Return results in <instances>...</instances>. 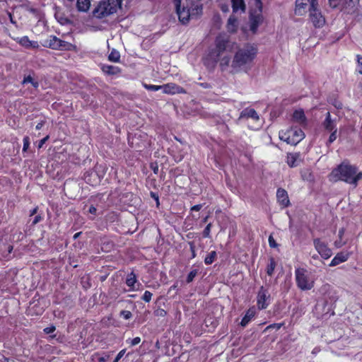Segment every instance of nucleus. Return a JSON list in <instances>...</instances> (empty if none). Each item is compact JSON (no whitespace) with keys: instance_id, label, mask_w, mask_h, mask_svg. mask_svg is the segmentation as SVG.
<instances>
[{"instance_id":"nucleus-1","label":"nucleus","mask_w":362,"mask_h":362,"mask_svg":"<svg viewBox=\"0 0 362 362\" xmlns=\"http://www.w3.org/2000/svg\"><path fill=\"white\" fill-rule=\"evenodd\" d=\"M257 54V49L254 45H247L240 48L234 55L232 67L236 71L247 72L251 69Z\"/></svg>"},{"instance_id":"nucleus-2","label":"nucleus","mask_w":362,"mask_h":362,"mask_svg":"<svg viewBox=\"0 0 362 362\" xmlns=\"http://www.w3.org/2000/svg\"><path fill=\"white\" fill-rule=\"evenodd\" d=\"M358 169L354 165L342 163L334 168L329 175V180L337 182L344 181L356 187V175Z\"/></svg>"},{"instance_id":"nucleus-3","label":"nucleus","mask_w":362,"mask_h":362,"mask_svg":"<svg viewBox=\"0 0 362 362\" xmlns=\"http://www.w3.org/2000/svg\"><path fill=\"white\" fill-rule=\"evenodd\" d=\"M310 4V18L315 27L320 28L325 25V20L321 12L317 8L318 0H296V13L302 14L306 6Z\"/></svg>"},{"instance_id":"nucleus-4","label":"nucleus","mask_w":362,"mask_h":362,"mask_svg":"<svg viewBox=\"0 0 362 362\" xmlns=\"http://www.w3.org/2000/svg\"><path fill=\"white\" fill-rule=\"evenodd\" d=\"M215 44V48L208 55L209 59L213 63H216L219 61L223 52L227 50L230 44L229 38L225 35H219L216 39Z\"/></svg>"},{"instance_id":"nucleus-5","label":"nucleus","mask_w":362,"mask_h":362,"mask_svg":"<svg viewBox=\"0 0 362 362\" xmlns=\"http://www.w3.org/2000/svg\"><path fill=\"white\" fill-rule=\"evenodd\" d=\"M117 11L115 0H102L93 10V16L97 18H103Z\"/></svg>"},{"instance_id":"nucleus-6","label":"nucleus","mask_w":362,"mask_h":362,"mask_svg":"<svg viewBox=\"0 0 362 362\" xmlns=\"http://www.w3.org/2000/svg\"><path fill=\"white\" fill-rule=\"evenodd\" d=\"M279 136L281 140L287 144L296 145L305 137V134L300 128L291 127L285 132L280 131Z\"/></svg>"},{"instance_id":"nucleus-7","label":"nucleus","mask_w":362,"mask_h":362,"mask_svg":"<svg viewBox=\"0 0 362 362\" xmlns=\"http://www.w3.org/2000/svg\"><path fill=\"white\" fill-rule=\"evenodd\" d=\"M295 276L296 284L300 290L308 291L314 286V281L310 279L305 269H296L295 270Z\"/></svg>"},{"instance_id":"nucleus-8","label":"nucleus","mask_w":362,"mask_h":362,"mask_svg":"<svg viewBox=\"0 0 362 362\" xmlns=\"http://www.w3.org/2000/svg\"><path fill=\"white\" fill-rule=\"evenodd\" d=\"M43 46L53 49L60 50H71L74 47L72 44L62 40L54 35L49 36L44 42Z\"/></svg>"},{"instance_id":"nucleus-9","label":"nucleus","mask_w":362,"mask_h":362,"mask_svg":"<svg viewBox=\"0 0 362 362\" xmlns=\"http://www.w3.org/2000/svg\"><path fill=\"white\" fill-rule=\"evenodd\" d=\"M313 245L318 254L325 259H329L332 255V250L327 244L320 238L313 240Z\"/></svg>"},{"instance_id":"nucleus-10","label":"nucleus","mask_w":362,"mask_h":362,"mask_svg":"<svg viewBox=\"0 0 362 362\" xmlns=\"http://www.w3.org/2000/svg\"><path fill=\"white\" fill-rule=\"evenodd\" d=\"M174 5L175 7L177 15L178 16L179 21L182 24H187L192 16V13L189 11V9L185 6H181V0H178L174 1Z\"/></svg>"},{"instance_id":"nucleus-11","label":"nucleus","mask_w":362,"mask_h":362,"mask_svg":"<svg viewBox=\"0 0 362 362\" xmlns=\"http://www.w3.org/2000/svg\"><path fill=\"white\" fill-rule=\"evenodd\" d=\"M269 296L263 287L260 288L257 294V306L259 309H265L268 306V299Z\"/></svg>"},{"instance_id":"nucleus-12","label":"nucleus","mask_w":362,"mask_h":362,"mask_svg":"<svg viewBox=\"0 0 362 362\" xmlns=\"http://www.w3.org/2000/svg\"><path fill=\"white\" fill-rule=\"evenodd\" d=\"M163 91L167 94L186 93V90L181 86L175 83H168L163 86Z\"/></svg>"},{"instance_id":"nucleus-13","label":"nucleus","mask_w":362,"mask_h":362,"mask_svg":"<svg viewBox=\"0 0 362 362\" xmlns=\"http://www.w3.org/2000/svg\"><path fill=\"white\" fill-rule=\"evenodd\" d=\"M103 175L104 173H103L101 175H99L98 173L95 171L87 172L84 175V180L90 185H96L100 182Z\"/></svg>"},{"instance_id":"nucleus-14","label":"nucleus","mask_w":362,"mask_h":362,"mask_svg":"<svg viewBox=\"0 0 362 362\" xmlns=\"http://www.w3.org/2000/svg\"><path fill=\"white\" fill-rule=\"evenodd\" d=\"M301 162L300 153H288L286 156V163L291 168H295L300 165Z\"/></svg>"},{"instance_id":"nucleus-15","label":"nucleus","mask_w":362,"mask_h":362,"mask_svg":"<svg viewBox=\"0 0 362 362\" xmlns=\"http://www.w3.org/2000/svg\"><path fill=\"white\" fill-rule=\"evenodd\" d=\"M263 21L262 16L260 13L251 14L250 17V27L253 33H255L259 25Z\"/></svg>"},{"instance_id":"nucleus-16","label":"nucleus","mask_w":362,"mask_h":362,"mask_svg":"<svg viewBox=\"0 0 362 362\" xmlns=\"http://www.w3.org/2000/svg\"><path fill=\"white\" fill-rule=\"evenodd\" d=\"M276 198L278 202L283 207H286L289 205L288 193L285 189L282 188H279L276 192Z\"/></svg>"},{"instance_id":"nucleus-17","label":"nucleus","mask_w":362,"mask_h":362,"mask_svg":"<svg viewBox=\"0 0 362 362\" xmlns=\"http://www.w3.org/2000/svg\"><path fill=\"white\" fill-rule=\"evenodd\" d=\"M350 256L349 252H341L337 253L329 263V267H335L346 262Z\"/></svg>"},{"instance_id":"nucleus-18","label":"nucleus","mask_w":362,"mask_h":362,"mask_svg":"<svg viewBox=\"0 0 362 362\" xmlns=\"http://www.w3.org/2000/svg\"><path fill=\"white\" fill-rule=\"evenodd\" d=\"M251 118L255 121L259 120V115L257 112L252 108H245L244 109L240 115L239 119H249Z\"/></svg>"},{"instance_id":"nucleus-19","label":"nucleus","mask_w":362,"mask_h":362,"mask_svg":"<svg viewBox=\"0 0 362 362\" xmlns=\"http://www.w3.org/2000/svg\"><path fill=\"white\" fill-rule=\"evenodd\" d=\"M323 127L327 131H332L337 129L335 119H332L329 112H327L325 120L322 122Z\"/></svg>"},{"instance_id":"nucleus-20","label":"nucleus","mask_w":362,"mask_h":362,"mask_svg":"<svg viewBox=\"0 0 362 362\" xmlns=\"http://www.w3.org/2000/svg\"><path fill=\"white\" fill-rule=\"evenodd\" d=\"M293 120L300 126H305L306 124V117L303 110H296L293 114Z\"/></svg>"},{"instance_id":"nucleus-21","label":"nucleus","mask_w":362,"mask_h":362,"mask_svg":"<svg viewBox=\"0 0 362 362\" xmlns=\"http://www.w3.org/2000/svg\"><path fill=\"white\" fill-rule=\"evenodd\" d=\"M18 42L25 48H37L39 47L37 41H31L28 36L18 38Z\"/></svg>"},{"instance_id":"nucleus-22","label":"nucleus","mask_w":362,"mask_h":362,"mask_svg":"<svg viewBox=\"0 0 362 362\" xmlns=\"http://www.w3.org/2000/svg\"><path fill=\"white\" fill-rule=\"evenodd\" d=\"M101 69L104 74L111 76L117 75L121 71V69L118 66L107 64H103Z\"/></svg>"},{"instance_id":"nucleus-23","label":"nucleus","mask_w":362,"mask_h":362,"mask_svg":"<svg viewBox=\"0 0 362 362\" xmlns=\"http://www.w3.org/2000/svg\"><path fill=\"white\" fill-rule=\"evenodd\" d=\"M231 2L233 13L238 11L244 13L245 11L246 6L244 0H231Z\"/></svg>"},{"instance_id":"nucleus-24","label":"nucleus","mask_w":362,"mask_h":362,"mask_svg":"<svg viewBox=\"0 0 362 362\" xmlns=\"http://www.w3.org/2000/svg\"><path fill=\"white\" fill-rule=\"evenodd\" d=\"M359 0H344L343 1V8L347 13H352L355 11L356 5Z\"/></svg>"},{"instance_id":"nucleus-25","label":"nucleus","mask_w":362,"mask_h":362,"mask_svg":"<svg viewBox=\"0 0 362 362\" xmlns=\"http://www.w3.org/2000/svg\"><path fill=\"white\" fill-rule=\"evenodd\" d=\"M255 315V310L253 308H250L246 312L245 316L243 317L240 325L243 327H245L250 322V320L254 317Z\"/></svg>"},{"instance_id":"nucleus-26","label":"nucleus","mask_w":362,"mask_h":362,"mask_svg":"<svg viewBox=\"0 0 362 362\" xmlns=\"http://www.w3.org/2000/svg\"><path fill=\"white\" fill-rule=\"evenodd\" d=\"M227 30L230 33H235L238 29V20L234 16H230L227 23Z\"/></svg>"},{"instance_id":"nucleus-27","label":"nucleus","mask_w":362,"mask_h":362,"mask_svg":"<svg viewBox=\"0 0 362 362\" xmlns=\"http://www.w3.org/2000/svg\"><path fill=\"white\" fill-rule=\"evenodd\" d=\"M90 6V0H77L76 7L79 11L86 12Z\"/></svg>"},{"instance_id":"nucleus-28","label":"nucleus","mask_w":362,"mask_h":362,"mask_svg":"<svg viewBox=\"0 0 362 362\" xmlns=\"http://www.w3.org/2000/svg\"><path fill=\"white\" fill-rule=\"evenodd\" d=\"M276 262L274 258L270 257L269 259V263L267 266V269H266L267 274L269 276H271L273 275L274 269L276 268Z\"/></svg>"},{"instance_id":"nucleus-29","label":"nucleus","mask_w":362,"mask_h":362,"mask_svg":"<svg viewBox=\"0 0 362 362\" xmlns=\"http://www.w3.org/2000/svg\"><path fill=\"white\" fill-rule=\"evenodd\" d=\"M136 283V276L134 272H131L127 275L126 284L132 290L134 289V285Z\"/></svg>"},{"instance_id":"nucleus-30","label":"nucleus","mask_w":362,"mask_h":362,"mask_svg":"<svg viewBox=\"0 0 362 362\" xmlns=\"http://www.w3.org/2000/svg\"><path fill=\"white\" fill-rule=\"evenodd\" d=\"M217 257V253L216 251L210 252L206 257L204 258V263L206 265L211 264Z\"/></svg>"},{"instance_id":"nucleus-31","label":"nucleus","mask_w":362,"mask_h":362,"mask_svg":"<svg viewBox=\"0 0 362 362\" xmlns=\"http://www.w3.org/2000/svg\"><path fill=\"white\" fill-rule=\"evenodd\" d=\"M110 61L113 62H118L120 59V54L116 49H112L108 56Z\"/></svg>"},{"instance_id":"nucleus-32","label":"nucleus","mask_w":362,"mask_h":362,"mask_svg":"<svg viewBox=\"0 0 362 362\" xmlns=\"http://www.w3.org/2000/svg\"><path fill=\"white\" fill-rule=\"evenodd\" d=\"M31 83L32 86L35 88H37L39 87V83L38 81L34 80L31 76H25L23 80V82L22 83L23 84H25V83Z\"/></svg>"},{"instance_id":"nucleus-33","label":"nucleus","mask_w":362,"mask_h":362,"mask_svg":"<svg viewBox=\"0 0 362 362\" xmlns=\"http://www.w3.org/2000/svg\"><path fill=\"white\" fill-rule=\"evenodd\" d=\"M343 1L344 0H329V6L332 8H337L340 6L341 10H344L343 8Z\"/></svg>"},{"instance_id":"nucleus-34","label":"nucleus","mask_w":362,"mask_h":362,"mask_svg":"<svg viewBox=\"0 0 362 362\" xmlns=\"http://www.w3.org/2000/svg\"><path fill=\"white\" fill-rule=\"evenodd\" d=\"M198 274V270L197 269H193L187 275V283H190L192 282L194 277L197 275Z\"/></svg>"},{"instance_id":"nucleus-35","label":"nucleus","mask_w":362,"mask_h":362,"mask_svg":"<svg viewBox=\"0 0 362 362\" xmlns=\"http://www.w3.org/2000/svg\"><path fill=\"white\" fill-rule=\"evenodd\" d=\"M152 296H153V294L151 292H150L148 291H146L144 292L143 296L141 297V299L143 300H144L145 302L148 303L151 301Z\"/></svg>"},{"instance_id":"nucleus-36","label":"nucleus","mask_w":362,"mask_h":362,"mask_svg":"<svg viewBox=\"0 0 362 362\" xmlns=\"http://www.w3.org/2000/svg\"><path fill=\"white\" fill-rule=\"evenodd\" d=\"M145 88L147 90H152V91H157L160 89H163V86H156V85H145Z\"/></svg>"},{"instance_id":"nucleus-37","label":"nucleus","mask_w":362,"mask_h":362,"mask_svg":"<svg viewBox=\"0 0 362 362\" xmlns=\"http://www.w3.org/2000/svg\"><path fill=\"white\" fill-rule=\"evenodd\" d=\"M119 315L125 320H129L132 317V313L129 310H122Z\"/></svg>"},{"instance_id":"nucleus-38","label":"nucleus","mask_w":362,"mask_h":362,"mask_svg":"<svg viewBox=\"0 0 362 362\" xmlns=\"http://www.w3.org/2000/svg\"><path fill=\"white\" fill-rule=\"evenodd\" d=\"M332 133L329 137V139H328V141H327V144H332V142H334L336 139H337V129H336L335 130H332L331 131Z\"/></svg>"},{"instance_id":"nucleus-39","label":"nucleus","mask_w":362,"mask_h":362,"mask_svg":"<svg viewBox=\"0 0 362 362\" xmlns=\"http://www.w3.org/2000/svg\"><path fill=\"white\" fill-rule=\"evenodd\" d=\"M23 151L25 152L29 148L30 146V139L28 136H25L23 138Z\"/></svg>"},{"instance_id":"nucleus-40","label":"nucleus","mask_w":362,"mask_h":362,"mask_svg":"<svg viewBox=\"0 0 362 362\" xmlns=\"http://www.w3.org/2000/svg\"><path fill=\"white\" fill-rule=\"evenodd\" d=\"M211 223H209L203 231V237L204 238H210Z\"/></svg>"},{"instance_id":"nucleus-41","label":"nucleus","mask_w":362,"mask_h":362,"mask_svg":"<svg viewBox=\"0 0 362 362\" xmlns=\"http://www.w3.org/2000/svg\"><path fill=\"white\" fill-rule=\"evenodd\" d=\"M219 60L221 66H228L230 58L228 56H224L222 58L220 57Z\"/></svg>"},{"instance_id":"nucleus-42","label":"nucleus","mask_w":362,"mask_h":362,"mask_svg":"<svg viewBox=\"0 0 362 362\" xmlns=\"http://www.w3.org/2000/svg\"><path fill=\"white\" fill-rule=\"evenodd\" d=\"M357 62H358V66L356 69V71L362 74V57H361L359 55L357 56Z\"/></svg>"},{"instance_id":"nucleus-43","label":"nucleus","mask_w":362,"mask_h":362,"mask_svg":"<svg viewBox=\"0 0 362 362\" xmlns=\"http://www.w3.org/2000/svg\"><path fill=\"white\" fill-rule=\"evenodd\" d=\"M345 244H346V241H344L342 239H339V238L338 240H337L334 243V246L337 248H340L342 246H344Z\"/></svg>"},{"instance_id":"nucleus-44","label":"nucleus","mask_w":362,"mask_h":362,"mask_svg":"<svg viewBox=\"0 0 362 362\" xmlns=\"http://www.w3.org/2000/svg\"><path fill=\"white\" fill-rule=\"evenodd\" d=\"M268 241L269 245L271 247H276L278 246V244L276 243L272 235H269Z\"/></svg>"},{"instance_id":"nucleus-45","label":"nucleus","mask_w":362,"mask_h":362,"mask_svg":"<svg viewBox=\"0 0 362 362\" xmlns=\"http://www.w3.org/2000/svg\"><path fill=\"white\" fill-rule=\"evenodd\" d=\"M125 354V349H122L121 350L118 354L117 355L116 358H115L114 361L113 362H118L120 358L124 356V354Z\"/></svg>"},{"instance_id":"nucleus-46","label":"nucleus","mask_w":362,"mask_h":362,"mask_svg":"<svg viewBox=\"0 0 362 362\" xmlns=\"http://www.w3.org/2000/svg\"><path fill=\"white\" fill-rule=\"evenodd\" d=\"M141 341V338L139 337H136L132 339H131V342H130V344L132 346H136L138 344H139Z\"/></svg>"},{"instance_id":"nucleus-47","label":"nucleus","mask_w":362,"mask_h":362,"mask_svg":"<svg viewBox=\"0 0 362 362\" xmlns=\"http://www.w3.org/2000/svg\"><path fill=\"white\" fill-rule=\"evenodd\" d=\"M55 329H56V328L54 326H51V327L45 328L44 332L46 334H51V333L54 332Z\"/></svg>"},{"instance_id":"nucleus-48","label":"nucleus","mask_w":362,"mask_h":362,"mask_svg":"<svg viewBox=\"0 0 362 362\" xmlns=\"http://www.w3.org/2000/svg\"><path fill=\"white\" fill-rule=\"evenodd\" d=\"M88 212L94 216L96 215L97 209L94 206H90L88 210Z\"/></svg>"},{"instance_id":"nucleus-49","label":"nucleus","mask_w":362,"mask_h":362,"mask_svg":"<svg viewBox=\"0 0 362 362\" xmlns=\"http://www.w3.org/2000/svg\"><path fill=\"white\" fill-rule=\"evenodd\" d=\"M332 105L337 108V109H341L342 108V103L339 101L335 100Z\"/></svg>"},{"instance_id":"nucleus-50","label":"nucleus","mask_w":362,"mask_h":362,"mask_svg":"<svg viewBox=\"0 0 362 362\" xmlns=\"http://www.w3.org/2000/svg\"><path fill=\"white\" fill-rule=\"evenodd\" d=\"M48 138H49V136H47L45 138H43L42 139H41L39 142L38 148H41L44 145V144L47 141Z\"/></svg>"},{"instance_id":"nucleus-51","label":"nucleus","mask_w":362,"mask_h":362,"mask_svg":"<svg viewBox=\"0 0 362 362\" xmlns=\"http://www.w3.org/2000/svg\"><path fill=\"white\" fill-rule=\"evenodd\" d=\"M44 124H45V121L42 120L37 124V125L35 126V129L37 130H40L42 129V127L44 126Z\"/></svg>"},{"instance_id":"nucleus-52","label":"nucleus","mask_w":362,"mask_h":362,"mask_svg":"<svg viewBox=\"0 0 362 362\" xmlns=\"http://www.w3.org/2000/svg\"><path fill=\"white\" fill-rule=\"evenodd\" d=\"M345 229L344 228H341L339 229L338 233V237L339 239H342L343 235H344Z\"/></svg>"},{"instance_id":"nucleus-53","label":"nucleus","mask_w":362,"mask_h":362,"mask_svg":"<svg viewBox=\"0 0 362 362\" xmlns=\"http://www.w3.org/2000/svg\"><path fill=\"white\" fill-rule=\"evenodd\" d=\"M202 206L201 204H197V205L193 206L191 208V210L192 211H199L202 209Z\"/></svg>"},{"instance_id":"nucleus-54","label":"nucleus","mask_w":362,"mask_h":362,"mask_svg":"<svg viewBox=\"0 0 362 362\" xmlns=\"http://www.w3.org/2000/svg\"><path fill=\"white\" fill-rule=\"evenodd\" d=\"M42 219V217L40 216H36L35 218H34V220L33 221V224H37V223H39Z\"/></svg>"},{"instance_id":"nucleus-55","label":"nucleus","mask_w":362,"mask_h":362,"mask_svg":"<svg viewBox=\"0 0 362 362\" xmlns=\"http://www.w3.org/2000/svg\"><path fill=\"white\" fill-rule=\"evenodd\" d=\"M361 179H362V171L358 173H356V185H358V181Z\"/></svg>"},{"instance_id":"nucleus-56","label":"nucleus","mask_w":362,"mask_h":362,"mask_svg":"<svg viewBox=\"0 0 362 362\" xmlns=\"http://www.w3.org/2000/svg\"><path fill=\"white\" fill-rule=\"evenodd\" d=\"M0 361L8 362V358H6L4 355L0 354Z\"/></svg>"},{"instance_id":"nucleus-57","label":"nucleus","mask_w":362,"mask_h":362,"mask_svg":"<svg viewBox=\"0 0 362 362\" xmlns=\"http://www.w3.org/2000/svg\"><path fill=\"white\" fill-rule=\"evenodd\" d=\"M165 314H166V312L164 310H163V309H160V310H158V315H160L161 316H164Z\"/></svg>"},{"instance_id":"nucleus-58","label":"nucleus","mask_w":362,"mask_h":362,"mask_svg":"<svg viewBox=\"0 0 362 362\" xmlns=\"http://www.w3.org/2000/svg\"><path fill=\"white\" fill-rule=\"evenodd\" d=\"M98 362H106L107 361V358L104 356L99 357L98 358Z\"/></svg>"},{"instance_id":"nucleus-59","label":"nucleus","mask_w":362,"mask_h":362,"mask_svg":"<svg viewBox=\"0 0 362 362\" xmlns=\"http://www.w3.org/2000/svg\"><path fill=\"white\" fill-rule=\"evenodd\" d=\"M81 233V232L75 233V234L74 235V237H73V238H74V240L77 239V238L80 236Z\"/></svg>"},{"instance_id":"nucleus-60","label":"nucleus","mask_w":362,"mask_h":362,"mask_svg":"<svg viewBox=\"0 0 362 362\" xmlns=\"http://www.w3.org/2000/svg\"><path fill=\"white\" fill-rule=\"evenodd\" d=\"M37 208H35V209H33L31 211V212H30V216H33V215H34L35 214H36V213H37Z\"/></svg>"},{"instance_id":"nucleus-61","label":"nucleus","mask_w":362,"mask_h":362,"mask_svg":"<svg viewBox=\"0 0 362 362\" xmlns=\"http://www.w3.org/2000/svg\"><path fill=\"white\" fill-rule=\"evenodd\" d=\"M221 9H222V11H225V12H226V11H227L228 10V6H221Z\"/></svg>"},{"instance_id":"nucleus-62","label":"nucleus","mask_w":362,"mask_h":362,"mask_svg":"<svg viewBox=\"0 0 362 362\" xmlns=\"http://www.w3.org/2000/svg\"><path fill=\"white\" fill-rule=\"evenodd\" d=\"M13 250V247L12 246H8V252H11V251Z\"/></svg>"},{"instance_id":"nucleus-63","label":"nucleus","mask_w":362,"mask_h":362,"mask_svg":"<svg viewBox=\"0 0 362 362\" xmlns=\"http://www.w3.org/2000/svg\"><path fill=\"white\" fill-rule=\"evenodd\" d=\"M176 288H177V285H173V286H172L170 287V290H172V289H175Z\"/></svg>"},{"instance_id":"nucleus-64","label":"nucleus","mask_w":362,"mask_h":362,"mask_svg":"<svg viewBox=\"0 0 362 362\" xmlns=\"http://www.w3.org/2000/svg\"><path fill=\"white\" fill-rule=\"evenodd\" d=\"M313 258L315 259H318V255H315L313 256Z\"/></svg>"}]
</instances>
